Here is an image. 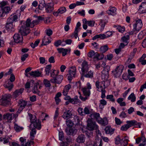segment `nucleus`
Here are the masks:
<instances>
[{
    "mask_svg": "<svg viewBox=\"0 0 146 146\" xmlns=\"http://www.w3.org/2000/svg\"><path fill=\"white\" fill-rule=\"evenodd\" d=\"M91 89V85L89 83H88L87 86L81 88V90L82 91L84 96L83 97L81 95L80 96L79 98L83 101H85L86 100L89 99L91 92L90 90Z\"/></svg>",
    "mask_w": 146,
    "mask_h": 146,
    "instance_id": "obj_1",
    "label": "nucleus"
},
{
    "mask_svg": "<svg viewBox=\"0 0 146 146\" xmlns=\"http://www.w3.org/2000/svg\"><path fill=\"white\" fill-rule=\"evenodd\" d=\"M29 119L31 124L35 128L40 130L41 128V123L40 120L37 119L35 115H33L32 114H29Z\"/></svg>",
    "mask_w": 146,
    "mask_h": 146,
    "instance_id": "obj_2",
    "label": "nucleus"
},
{
    "mask_svg": "<svg viewBox=\"0 0 146 146\" xmlns=\"http://www.w3.org/2000/svg\"><path fill=\"white\" fill-rule=\"evenodd\" d=\"M25 22V21H22L21 23V26L19 29V33L23 36L27 35L30 32V30L28 28L29 27L26 26Z\"/></svg>",
    "mask_w": 146,
    "mask_h": 146,
    "instance_id": "obj_3",
    "label": "nucleus"
},
{
    "mask_svg": "<svg viewBox=\"0 0 146 146\" xmlns=\"http://www.w3.org/2000/svg\"><path fill=\"white\" fill-rule=\"evenodd\" d=\"M21 15V11L19 10H17L16 12L13 14L11 15L8 19L7 21L8 23H13L18 21L19 17H20Z\"/></svg>",
    "mask_w": 146,
    "mask_h": 146,
    "instance_id": "obj_4",
    "label": "nucleus"
},
{
    "mask_svg": "<svg viewBox=\"0 0 146 146\" xmlns=\"http://www.w3.org/2000/svg\"><path fill=\"white\" fill-rule=\"evenodd\" d=\"M68 79L69 82H71L73 78H75L76 72V68L74 66H72L68 70Z\"/></svg>",
    "mask_w": 146,
    "mask_h": 146,
    "instance_id": "obj_5",
    "label": "nucleus"
},
{
    "mask_svg": "<svg viewBox=\"0 0 146 146\" xmlns=\"http://www.w3.org/2000/svg\"><path fill=\"white\" fill-rule=\"evenodd\" d=\"M10 96L5 95L0 100V105L6 106L10 104Z\"/></svg>",
    "mask_w": 146,
    "mask_h": 146,
    "instance_id": "obj_6",
    "label": "nucleus"
},
{
    "mask_svg": "<svg viewBox=\"0 0 146 146\" xmlns=\"http://www.w3.org/2000/svg\"><path fill=\"white\" fill-rule=\"evenodd\" d=\"M87 128L88 130L92 131L94 129L97 130L98 129V126L96 125L95 122L89 119L88 121Z\"/></svg>",
    "mask_w": 146,
    "mask_h": 146,
    "instance_id": "obj_7",
    "label": "nucleus"
},
{
    "mask_svg": "<svg viewBox=\"0 0 146 146\" xmlns=\"http://www.w3.org/2000/svg\"><path fill=\"white\" fill-rule=\"evenodd\" d=\"M124 69L123 65H120L117 66L114 70L112 71L113 72L114 75L115 77L120 76L122 74Z\"/></svg>",
    "mask_w": 146,
    "mask_h": 146,
    "instance_id": "obj_8",
    "label": "nucleus"
},
{
    "mask_svg": "<svg viewBox=\"0 0 146 146\" xmlns=\"http://www.w3.org/2000/svg\"><path fill=\"white\" fill-rule=\"evenodd\" d=\"M133 26L134 30L139 31L142 26L141 20L140 19L136 20V22L133 25Z\"/></svg>",
    "mask_w": 146,
    "mask_h": 146,
    "instance_id": "obj_9",
    "label": "nucleus"
},
{
    "mask_svg": "<svg viewBox=\"0 0 146 146\" xmlns=\"http://www.w3.org/2000/svg\"><path fill=\"white\" fill-rule=\"evenodd\" d=\"M54 4L53 3H49L45 4L44 7L46 12L50 13L52 12L54 9Z\"/></svg>",
    "mask_w": 146,
    "mask_h": 146,
    "instance_id": "obj_10",
    "label": "nucleus"
},
{
    "mask_svg": "<svg viewBox=\"0 0 146 146\" xmlns=\"http://www.w3.org/2000/svg\"><path fill=\"white\" fill-rule=\"evenodd\" d=\"M63 78V77L62 75H58L55 77L51 80V83L60 84L62 82Z\"/></svg>",
    "mask_w": 146,
    "mask_h": 146,
    "instance_id": "obj_11",
    "label": "nucleus"
},
{
    "mask_svg": "<svg viewBox=\"0 0 146 146\" xmlns=\"http://www.w3.org/2000/svg\"><path fill=\"white\" fill-rule=\"evenodd\" d=\"M42 87V84L40 83V82L35 83L34 84V86L32 91L34 94H39L40 92L38 89H41Z\"/></svg>",
    "mask_w": 146,
    "mask_h": 146,
    "instance_id": "obj_12",
    "label": "nucleus"
},
{
    "mask_svg": "<svg viewBox=\"0 0 146 146\" xmlns=\"http://www.w3.org/2000/svg\"><path fill=\"white\" fill-rule=\"evenodd\" d=\"M97 90L100 92L104 90H105V87L103 88V86H105V82L104 81L100 82L99 81H97L95 84Z\"/></svg>",
    "mask_w": 146,
    "mask_h": 146,
    "instance_id": "obj_13",
    "label": "nucleus"
},
{
    "mask_svg": "<svg viewBox=\"0 0 146 146\" xmlns=\"http://www.w3.org/2000/svg\"><path fill=\"white\" fill-rule=\"evenodd\" d=\"M23 35L18 33H15L13 36L14 42L16 43H20L23 40Z\"/></svg>",
    "mask_w": 146,
    "mask_h": 146,
    "instance_id": "obj_14",
    "label": "nucleus"
},
{
    "mask_svg": "<svg viewBox=\"0 0 146 146\" xmlns=\"http://www.w3.org/2000/svg\"><path fill=\"white\" fill-rule=\"evenodd\" d=\"M15 116V115L13 113L11 114L7 113L3 115V118L5 120H7V122H10L12 120L13 118H14Z\"/></svg>",
    "mask_w": 146,
    "mask_h": 146,
    "instance_id": "obj_15",
    "label": "nucleus"
},
{
    "mask_svg": "<svg viewBox=\"0 0 146 146\" xmlns=\"http://www.w3.org/2000/svg\"><path fill=\"white\" fill-rule=\"evenodd\" d=\"M15 26L13 24V23H8L7 21L5 27V29L9 33L13 32L15 30Z\"/></svg>",
    "mask_w": 146,
    "mask_h": 146,
    "instance_id": "obj_16",
    "label": "nucleus"
},
{
    "mask_svg": "<svg viewBox=\"0 0 146 146\" xmlns=\"http://www.w3.org/2000/svg\"><path fill=\"white\" fill-rule=\"evenodd\" d=\"M81 66L82 73L84 74L85 72L88 71L89 70V67L88 62L85 60H84L82 63Z\"/></svg>",
    "mask_w": 146,
    "mask_h": 146,
    "instance_id": "obj_17",
    "label": "nucleus"
},
{
    "mask_svg": "<svg viewBox=\"0 0 146 146\" xmlns=\"http://www.w3.org/2000/svg\"><path fill=\"white\" fill-rule=\"evenodd\" d=\"M31 21L30 19H28L25 23L26 26L27 27L31 26V28H33L35 25L38 24V21L36 20H34L31 23Z\"/></svg>",
    "mask_w": 146,
    "mask_h": 146,
    "instance_id": "obj_18",
    "label": "nucleus"
},
{
    "mask_svg": "<svg viewBox=\"0 0 146 146\" xmlns=\"http://www.w3.org/2000/svg\"><path fill=\"white\" fill-rule=\"evenodd\" d=\"M116 10L117 9L115 7L110 6L108 10L106 11V12L109 15L114 16L117 14Z\"/></svg>",
    "mask_w": 146,
    "mask_h": 146,
    "instance_id": "obj_19",
    "label": "nucleus"
},
{
    "mask_svg": "<svg viewBox=\"0 0 146 146\" xmlns=\"http://www.w3.org/2000/svg\"><path fill=\"white\" fill-rule=\"evenodd\" d=\"M72 114L71 111L69 110H66L63 113L62 117L66 120L70 119L72 117Z\"/></svg>",
    "mask_w": 146,
    "mask_h": 146,
    "instance_id": "obj_20",
    "label": "nucleus"
},
{
    "mask_svg": "<svg viewBox=\"0 0 146 146\" xmlns=\"http://www.w3.org/2000/svg\"><path fill=\"white\" fill-rule=\"evenodd\" d=\"M138 11L140 14L146 13V2H142L141 3L139 6Z\"/></svg>",
    "mask_w": 146,
    "mask_h": 146,
    "instance_id": "obj_21",
    "label": "nucleus"
},
{
    "mask_svg": "<svg viewBox=\"0 0 146 146\" xmlns=\"http://www.w3.org/2000/svg\"><path fill=\"white\" fill-rule=\"evenodd\" d=\"M27 104V102L26 101L22 99L20 100L19 102V107L18 110L20 111H22L25 108Z\"/></svg>",
    "mask_w": 146,
    "mask_h": 146,
    "instance_id": "obj_22",
    "label": "nucleus"
},
{
    "mask_svg": "<svg viewBox=\"0 0 146 146\" xmlns=\"http://www.w3.org/2000/svg\"><path fill=\"white\" fill-rule=\"evenodd\" d=\"M51 37H48L46 35L42 39V45H46L50 43L51 41Z\"/></svg>",
    "mask_w": 146,
    "mask_h": 146,
    "instance_id": "obj_23",
    "label": "nucleus"
},
{
    "mask_svg": "<svg viewBox=\"0 0 146 146\" xmlns=\"http://www.w3.org/2000/svg\"><path fill=\"white\" fill-rule=\"evenodd\" d=\"M24 89L23 88L16 90L13 94V97L15 98H17L18 96L21 94L23 92Z\"/></svg>",
    "mask_w": 146,
    "mask_h": 146,
    "instance_id": "obj_24",
    "label": "nucleus"
},
{
    "mask_svg": "<svg viewBox=\"0 0 146 146\" xmlns=\"http://www.w3.org/2000/svg\"><path fill=\"white\" fill-rule=\"evenodd\" d=\"M129 138L127 136H125L121 139L120 145L121 146H128L127 145L129 141Z\"/></svg>",
    "mask_w": 146,
    "mask_h": 146,
    "instance_id": "obj_25",
    "label": "nucleus"
},
{
    "mask_svg": "<svg viewBox=\"0 0 146 146\" xmlns=\"http://www.w3.org/2000/svg\"><path fill=\"white\" fill-rule=\"evenodd\" d=\"M43 83L46 87L45 89L46 91L48 93L49 91L50 87L51 86L50 82L47 79H44L43 80Z\"/></svg>",
    "mask_w": 146,
    "mask_h": 146,
    "instance_id": "obj_26",
    "label": "nucleus"
},
{
    "mask_svg": "<svg viewBox=\"0 0 146 146\" xmlns=\"http://www.w3.org/2000/svg\"><path fill=\"white\" fill-rule=\"evenodd\" d=\"M97 122L102 125L103 126L106 125L108 123V121L106 117H104L103 118L101 117Z\"/></svg>",
    "mask_w": 146,
    "mask_h": 146,
    "instance_id": "obj_27",
    "label": "nucleus"
},
{
    "mask_svg": "<svg viewBox=\"0 0 146 146\" xmlns=\"http://www.w3.org/2000/svg\"><path fill=\"white\" fill-rule=\"evenodd\" d=\"M71 87V86L70 84H68L65 86L62 92L63 95L66 96L68 94L69 90Z\"/></svg>",
    "mask_w": 146,
    "mask_h": 146,
    "instance_id": "obj_28",
    "label": "nucleus"
},
{
    "mask_svg": "<svg viewBox=\"0 0 146 146\" xmlns=\"http://www.w3.org/2000/svg\"><path fill=\"white\" fill-rule=\"evenodd\" d=\"M82 74L86 78H92L93 77L94 72L93 71L90 70L88 72V71L86 72H85L84 74L82 73Z\"/></svg>",
    "mask_w": 146,
    "mask_h": 146,
    "instance_id": "obj_29",
    "label": "nucleus"
},
{
    "mask_svg": "<svg viewBox=\"0 0 146 146\" xmlns=\"http://www.w3.org/2000/svg\"><path fill=\"white\" fill-rule=\"evenodd\" d=\"M105 130L106 134L111 135L113 133L115 129H112L110 126H108L106 127Z\"/></svg>",
    "mask_w": 146,
    "mask_h": 146,
    "instance_id": "obj_30",
    "label": "nucleus"
},
{
    "mask_svg": "<svg viewBox=\"0 0 146 146\" xmlns=\"http://www.w3.org/2000/svg\"><path fill=\"white\" fill-rule=\"evenodd\" d=\"M83 23L87 24L88 26L92 27L94 25L95 21H87L86 19H83Z\"/></svg>",
    "mask_w": 146,
    "mask_h": 146,
    "instance_id": "obj_31",
    "label": "nucleus"
},
{
    "mask_svg": "<svg viewBox=\"0 0 146 146\" xmlns=\"http://www.w3.org/2000/svg\"><path fill=\"white\" fill-rule=\"evenodd\" d=\"M85 138V135L81 134L78 136L76 139V141L79 143H83L84 142Z\"/></svg>",
    "mask_w": 146,
    "mask_h": 146,
    "instance_id": "obj_32",
    "label": "nucleus"
},
{
    "mask_svg": "<svg viewBox=\"0 0 146 146\" xmlns=\"http://www.w3.org/2000/svg\"><path fill=\"white\" fill-rule=\"evenodd\" d=\"M129 35L126 34L125 36L122 37L121 38V41L123 42L125 44V45H127L129 41Z\"/></svg>",
    "mask_w": 146,
    "mask_h": 146,
    "instance_id": "obj_33",
    "label": "nucleus"
},
{
    "mask_svg": "<svg viewBox=\"0 0 146 146\" xmlns=\"http://www.w3.org/2000/svg\"><path fill=\"white\" fill-rule=\"evenodd\" d=\"M108 22L107 21L101 19L100 20L99 25L101 26L100 31H102L104 28L105 25Z\"/></svg>",
    "mask_w": 146,
    "mask_h": 146,
    "instance_id": "obj_34",
    "label": "nucleus"
},
{
    "mask_svg": "<svg viewBox=\"0 0 146 146\" xmlns=\"http://www.w3.org/2000/svg\"><path fill=\"white\" fill-rule=\"evenodd\" d=\"M57 50L59 53L62 54L63 56H65L67 54L68 51L67 49L63 48H58Z\"/></svg>",
    "mask_w": 146,
    "mask_h": 146,
    "instance_id": "obj_35",
    "label": "nucleus"
},
{
    "mask_svg": "<svg viewBox=\"0 0 146 146\" xmlns=\"http://www.w3.org/2000/svg\"><path fill=\"white\" fill-rule=\"evenodd\" d=\"M126 123L129 128L133 126L137 125V122L136 120H132L127 121Z\"/></svg>",
    "mask_w": 146,
    "mask_h": 146,
    "instance_id": "obj_36",
    "label": "nucleus"
},
{
    "mask_svg": "<svg viewBox=\"0 0 146 146\" xmlns=\"http://www.w3.org/2000/svg\"><path fill=\"white\" fill-rule=\"evenodd\" d=\"M31 76L34 77H38L40 76L41 73L38 71H31L29 73Z\"/></svg>",
    "mask_w": 146,
    "mask_h": 146,
    "instance_id": "obj_37",
    "label": "nucleus"
},
{
    "mask_svg": "<svg viewBox=\"0 0 146 146\" xmlns=\"http://www.w3.org/2000/svg\"><path fill=\"white\" fill-rule=\"evenodd\" d=\"M51 71L52 72L50 73L51 76L53 78L58 75L59 72V71L58 70H56L52 69Z\"/></svg>",
    "mask_w": 146,
    "mask_h": 146,
    "instance_id": "obj_38",
    "label": "nucleus"
},
{
    "mask_svg": "<svg viewBox=\"0 0 146 146\" xmlns=\"http://www.w3.org/2000/svg\"><path fill=\"white\" fill-rule=\"evenodd\" d=\"M137 49L136 48H134L133 51L131 52L129 55V57L128 58V60H131L133 58L134 56H135V53L137 52Z\"/></svg>",
    "mask_w": 146,
    "mask_h": 146,
    "instance_id": "obj_39",
    "label": "nucleus"
},
{
    "mask_svg": "<svg viewBox=\"0 0 146 146\" xmlns=\"http://www.w3.org/2000/svg\"><path fill=\"white\" fill-rule=\"evenodd\" d=\"M124 100L123 98H119L117 100V102L120 104L121 106H126V103L124 102H123Z\"/></svg>",
    "mask_w": 146,
    "mask_h": 146,
    "instance_id": "obj_40",
    "label": "nucleus"
},
{
    "mask_svg": "<svg viewBox=\"0 0 146 146\" xmlns=\"http://www.w3.org/2000/svg\"><path fill=\"white\" fill-rule=\"evenodd\" d=\"M3 12L4 13V16L5 14L9 13L11 11L10 7H9L7 6L4 7H2Z\"/></svg>",
    "mask_w": 146,
    "mask_h": 146,
    "instance_id": "obj_41",
    "label": "nucleus"
},
{
    "mask_svg": "<svg viewBox=\"0 0 146 146\" xmlns=\"http://www.w3.org/2000/svg\"><path fill=\"white\" fill-rule=\"evenodd\" d=\"M52 65L51 64L47 65L45 67V71L46 72L45 74L48 76L49 75L50 71L51 69Z\"/></svg>",
    "mask_w": 146,
    "mask_h": 146,
    "instance_id": "obj_42",
    "label": "nucleus"
},
{
    "mask_svg": "<svg viewBox=\"0 0 146 146\" xmlns=\"http://www.w3.org/2000/svg\"><path fill=\"white\" fill-rule=\"evenodd\" d=\"M129 100H131L132 102H135L136 100V97L133 93H132L128 97Z\"/></svg>",
    "mask_w": 146,
    "mask_h": 146,
    "instance_id": "obj_43",
    "label": "nucleus"
},
{
    "mask_svg": "<svg viewBox=\"0 0 146 146\" xmlns=\"http://www.w3.org/2000/svg\"><path fill=\"white\" fill-rule=\"evenodd\" d=\"M12 82L9 81L5 86L6 88H8L9 90H11L13 88V85Z\"/></svg>",
    "mask_w": 146,
    "mask_h": 146,
    "instance_id": "obj_44",
    "label": "nucleus"
},
{
    "mask_svg": "<svg viewBox=\"0 0 146 146\" xmlns=\"http://www.w3.org/2000/svg\"><path fill=\"white\" fill-rule=\"evenodd\" d=\"M146 140L145 136H142L140 137L137 138L136 139V143L137 144H139L142 140L143 141Z\"/></svg>",
    "mask_w": 146,
    "mask_h": 146,
    "instance_id": "obj_45",
    "label": "nucleus"
},
{
    "mask_svg": "<svg viewBox=\"0 0 146 146\" xmlns=\"http://www.w3.org/2000/svg\"><path fill=\"white\" fill-rule=\"evenodd\" d=\"M66 123L67 126L70 127H72L74 124L73 122L69 119L66 120Z\"/></svg>",
    "mask_w": 146,
    "mask_h": 146,
    "instance_id": "obj_46",
    "label": "nucleus"
},
{
    "mask_svg": "<svg viewBox=\"0 0 146 146\" xmlns=\"http://www.w3.org/2000/svg\"><path fill=\"white\" fill-rule=\"evenodd\" d=\"M100 51L102 53H104L108 50V47L107 45L102 46L100 48Z\"/></svg>",
    "mask_w": 146,
    "mask_h": 146,
    "instance_id": "obj_47",
    "label": "nucleus"
},
{
    "mask_svg": "<svg viewBox=\"0 0 146 146\" xmlns=\"http://www.w3.org/2000/svg\"><path fill=\"white\" fill-rule=\"evenodd\" d=\"M106 98L113 102H115V99L113 95H108L106 96Z\"/></svg>",
    "mask_w": 146,
    "mask_h": 146,
    "instance_id": "obj_48",
    "label": "nucleus"
},
{
    "mask_svg": "<svg viewBox=\"0 0 146 146\" xmlns=\"http://www.w3.org/2000/svg\"><path fill=\"white\" fill-rule=\"evenodd\" d=\"M45 33L47 36L48 37H51V36L52 35L53 32L50 29H46L45 31Z\"/></svg>",
    "mask_w": 146,
    "mask_h": 146,
    "instance_id": "obj_49",
    "label": "nucleus"
},
{
    "mask_svg": "<svg viewBox=\"0 0 146 146\" xmlns=\"http://www.w3.org/2000/svg\"><path fill=\"white\" fill-rule=\"evenodd\" d=\"M99 107L100 108L102 106H104L106 105L107 101L104 99H102L100 101Z\"/></svg>",
    "mask_w": 146,
    "mask_h": 146,
    "instance_id": "obj_50",
    "label": "nucleus"
},
{
    "mask_svg": "<svg viewBox=\"0 0 146 146\" xmlns=\"http://www.w3.org/2000/svg\"><path fill=\"white\" fill-rule=\"evenodd\" d=\"M117 30L119 32L123 33L125 31V28L124 27H121V26H118Z\"/></svg>",
    "mask_w": 146,
    "mask_h": 146,
    "instance_id": "obj_51",
    "label": "nucleus"
},
{
    "mask_svg": "<svg viewBox=\"0 0 146 146\" xmlns=\"http://www.w3.org/2000/svg\"><path fill=\"white\" fill-rule=\"evenodd\" d=\"M93 116L97 122L101 118L100 117V114L99 113H95L93 115Z\"/></svg>",
    "mask_w": 146,
    "mask_h": 146,
    "instance_id": "obj_52",
    "label": "nucleus"
},
{
    "mask_svg": "<svg viewBox=\"0 0 146 146\" xmlns=\"http://www.w3.org/2000/svg\"><path fill=\"white\" fill-rule=\"evenodd\" d=\"M66 8L64 7H60L58 10L60 14L64 13L66 11Z\"/></svg>",
    "mask_w": 146,
    "mask_h": 146,
    "instance_id": "obj_53",
    "label": "nucleus"
},
{
    "mask_svg": "<svg viewBox=\"0 0 146 146\" xmlns=\"http://www.w3.org/2000/svg\"><path fill=\"white\" fill-rule=\"evenodd\" d=\"M121 139L120 138L119 135L117 136L115 138V144L118 145L119 144H120L121 141Z\"/></svg>",
    "mask_w": 146,
    "mask_h": 146,
    "instance_id": "obj_54",
    "label": "nucleus"
},
{
    "mask_svg": "<svg viewBox=\"0 0 146 146\" xmlns=\"http://www.w3.org/2000/svg\"><path fill=\"white\" fill-rule=\"evenodd\" d=\"M114 33V32L113 31H108L106 33V38H108L111 36L113 35V34Z\"/></svg>",
    "mask_w": 146,
    "mask_h": 146,
    "instance_id": "obj_55",
    "label": "nucleus"
},
{
    "mask_svg": "<svg viewBox=\"0 0 146 146\" xmlns=\"http://www.w3.org/2000/svg\"><path fill=\"white\" fill-rule=\"evenodd\" d=\"M29 56V54L28 53L22 55L21 57V60L22 61H25L26 59Z\"/></svg>",
    "mask_w": 146,
    "mask_h": 146,
    "instance_id": "obj_56",
    "label": "nucleus"
},
{
    "mask_svg": "<svg viewBox=\"0 0 146 146\" xmlns=\"http://www.w3.org/2000/svg\"><path fill=\"white\" fill-rule=\"evenodd\" d=\"M66 131L67 132V134L69 135H72L74 132V130L73 129H69L68 131V130L66 129Z\"/></svg>",
    "mask_w": 146,
    "mask_h": 146,
    "instance_id": "obj_57",
    "label": "nucleus"
},
{
    "mask_svg": "<svg viewBox=\"0 0 146 146\" xmlns=\"http://www.w3.org/2000/svg\"><path fill=\"white\" fill-rule=\"evenodd\" d=\"M129 128V127L127 124L124 125L122 126L121 127V130L122 131H126Z\"/></svg>",
    "mask_w": 146,
    "mask_h": 146,
    "instance_id": "obj_58",
    "label": "nucleus"
},
{
    "mask_svg": "<svg viewBox=\"0 0 146 146\" xmlns=\"http://www.w3.org/2000/svg\"><path fill=\"white\" fill-rule=\"evenodd\" d=\"M36 133V130L35 129H33L31 131L30 133V136L32 138V139H34V135Z\"/></svg>",
    "mask_w": 146,
    "mask_h": 146,
    "instance_id": "obj_59",
    "label": "nucleus"
},
{
    "mask_svg": "<svg viewBox=\"0 0 146 146\" xmlns=\"http://www.w3.org/2000/svg\"><path fill=\"white\" fill-rule=\"evenodd\" d=\"M94 52L93 50H91L88 53V56L89 57L92 58L94 56Z\"/></svg>",
    "mask_w": 146,
    "mask_h": 146,
    "instance_id": "obj_60",
    "label": "nucleus"
},
{
    "mask_svg": "<svg viewBox=\"0 0 146 146\" xmlns=\"http://www.w3.org/2000/svg\"><path fill=\"white\" fill-rule=\"evenodd\" d=\"M15 78L14 74H11L10 75V77L9 78V82H13L15 81Z\"/></svg>",
    "mask_w": 146,
    "mask_h": 146,
    "instance_id": "obj_61",
    "label": "nucleus"
},
{
    "mask_svg": "<svg viewBox=\"0 0 146 146\" xmlns=\"http://www.w3.org/2000/svg\"><path fill=\"white\" fill-rule=\"evenodd\" d=\"M78 112L79 114L81 115H84V110L81 108H79L78 110Z\"/></svg>",
    "mask_w": 146,
    "mask_h": 146,
    "instance_id": "obj_62",
    "label": "nucleus"
},
{
    "mask_svg": "<svg viewBox=\"0 0 146 146\" xmlns=\"http://www.w3.org/2000/svg\"><path fill=\"white\" fill-rule=\"evenodd\" d=\"M59 139L60 140L62 141L63 140L64 138V135L62 131L59 132Z\"/></svg>",
    "mask_w": 146,
    "mask_h": 146,
    "instance_id": "obj_63",
    "label": "nucleus"
},
{
    "mask_svg": "<svg viewBox=\"0 0 146 146\" xmlns=\"http://www.w3.org/2000/svg\"><path fill=\"white\" fill-rule=\"evenodd\" d=\"M115 121L116 124L117 125H120L122 123L120 119L117 117H115Z\"/></svg>",
    "mask_w": 146,
    "mask_h": 146,
    "instance_id": "obj_64",
    "label": "nucleus"
}]
</instances>
